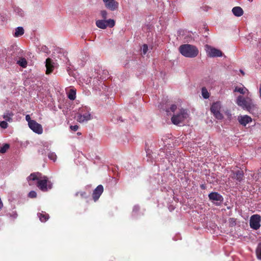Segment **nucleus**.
I'll return each instance as SVG.
<instances>
[{"mask_svg": "<svg viewBox=\"0 0 261 261\" xmlns=\"http://www.w3.org/2000/svg\"><path fill=\"white\" fill-rule=\"evenodd\" d=\"M229 116L231 117V114H230L229 112L228 113V114H227Z\"/></svg>", "mask_w": 261, "mask_h": 261, "instance_id": "nucleus-46", "label": "nucleus"}, {"mask_svg": "<svg viewBox=\"0 0 261 261\" xmlns=\"http://www.w3.org/2000/svg\"><path fill=\"white\" fill-rule=\"evenodd\" d=\"M44 149H41V150H39L38 152L41 153V154H43L44 153Z\"/></svg>", "mask_w": 261, "mask_h": 261, "instance_id": "nucleus-40", "label": "nucleus"}, {"mask_svg": "<svg viewBox=\"0 0 261 261\" xmlns=\"http://www.w3.org/2000/svg\"><path fill=\"white\" fill-rule=\"evenodd\" d=\"M177 109V106L175 105H172L170 107V110L171 112H174Z\"/></svg>", "mask_w": 261, "mask_h": 261, "instance_id": "nucleus-36", "label": "nucleus"}, {"mask_svg": "<svg viewBox=\"0 0 261 261\" xmlns=\"http://www.w3.org/2000/svg\"><path fill=\"white\" fill-rule=\"evenodd\" d=\"M14 216L15 218L16 217H17V214L16 213H14Z\"/></svg>", "mask_w": 261, "mask_h": 261, "instance_id": "nucleus-45", "label": "nucleus"}, {"mask_svg": "<svg viewBox=\"0 0 261 261\" xmlns=\"http://www.w3.org/2000/svg\"><path fill=\"white\" fill-rule=\"evenodd\" d=\"M252 101V100L250 97H247L245 98L241 95L238 96L236 99V103L239 106L245 110L247 109Z\"/></svg>", "mask_w": 261, "mask_h": 261, "instance_id": "nucleus-5", "label": "nucleus"}, {"mask_svg": "<svg viewBox=\"0 0 261 261\" xmlns=\"http://www.w3.org/2000/svg\"><path fill=\"white\" fill-rule=\"evenodd\" d=\"M240 71H241V72L242 73V74L243 75H244V74H245V73H244V71H243V70H240Z\"/></svg>", "mask_w": 261, "mask_h": 261, "instance_id": "nucleus-44", "label": "nucleus"}, {"mask_svg": "<svg viewBox=\"0 0 261 261\" xmlns=\"http://www.w3.org/2000/svg\"><path fill=\"white\" fill-rule=\"evenodd\" d=\"M201 189H205V186H204V185H201Z\"/></svg>", "mask_w": 261, "mask_h": 261, "instance_id": "nucleus-42", "label": "nucleus"}, {"mask_svg": "<svg viewBox=\"0 0 261 261\" xmlns=\"http://www.w3.org/2000/svg\"><path fill=\"white\" fill-rule=\"evenodd\" d=\"M140 210V208L138 206H135L133 209L134 212H136L137 211H138Z\"/></svg>", "mask_w": 261, "mask_h": 261, "instance_id": "nucleus-39", "label": "nucleus"}, {"mask_svg": "<svg viewBox=\"0 0 261 261\" xmlns=\"http://www.w3.org/2000/svg\"><path fill=\"white\" fill-rule=\"evenodd\" d=\"M167 113H168L169 112V110L168 109H166Z\"/></svg>", "mask_w": 261, "mask_h": 261, "instance_id": "nucleus-47", "label": "nucleus"}, {"mask_svg": "<svg viewBox=\"0 0 261 261\" xmlns=\"http://www.w3.org/2000/svg\"><path fill=\"white\" fill-rule=\"evenodd\" d=\"M28 197L31 198H34L37 197V193L35 191H31L28 194Z\"/></svg>", "mask_w": 261, "mask_h": 261, "instance_id": "nucleus-31", "label": "nucleus"}, {"mask_svg": "<svg viewBox=\"0 0 261 261\" xmlns=\"http://www.w3.org/2000/svg\"><path fill=\"white\" fill-rule=\"evenodd\" d=\"M70 129L75 132L79 129V126L77 125H71L70 126Z\"/></svg>", "mask_w": 261, "mask_h": 261, "instance_id": "nucleus-37", "label": "nucleus"}, {"mask_svg": "<svg viewBox=\"0 0 261 261\" xmlns=\"http://www.w3.org/2000/svg\"><path fill=\"white\" fill-rule=\"evenodd\" d=\"M27 180L30 186L34 185V181H36L37 187L42 192H47L53 188V183L48 178L42 175L41 173L34 172L31 173L28 177Z\"/></svg>", "mask_w": 261, "mask_h": 261, "instance_id": "nucleus-1", "label": "nucleus"}, {"mask_svg": "<svg viewBox=\"0 0 261 261\" xmlns=\"http://www.w3.org/2000/svg\"><path fill=\"white\" fill-rule=\"evenodd\" d=\"M103 192V187L101 185H98L93 191L92 198L94 201H96Z\"/></svg>", "mask_w": 261, "mask_h": 261, "instance_id": "nucleus-12", "label": "nucleus"}, {"mask_svg": "<svg viewBox=\"0 0 261 261\" xmlns=\"http://www.w3.org/2000/svg\"><path fill=\"white\" fill-rule=\"evenodd\" d=\"M17 64L21 67L25 68L27 66L28 62L25 58H21L17 61Z\"/></svg>", "mask_w": 261, "mask_h": 261, "instance_id": "nucleus-24", "label": "nucleus"}, {"mask_svg": "<svg viewBox=\"0 0 261 261\" xmlns=\"http://www.w3.org/2000/svg\"><path fill=\"white\" fill-rule=\"evenodd\" d=\"M143 54L145 55L148 51V46L147 44H144L142 47Z\"/></svg>", "mask_w": 261, "mask_h": 261, "instance_id": "nucleus-34", "label": "nucleus"}, {"mask_svg": "<svg viewBox=\"0 0 261 261\" xmlns=\"http://www.w3.org/2000/svg\"><path fill=\"white\" fill-rule=\"evenodd\" d=\"M259 95H260V97H261V84H260V87H259Z\"/></svg>", "mask_w": 261, "mask_h": 261, "instance_id": "nucleus-43", "label": "nucleus"}, {"mask_svg": "<svg viewBox=\"0 0 261 261\" xmlns=\"http://www.w3.org/2000/svg\"><path fill=\"white\" fill-rule=\"evenodd\" d=\"M261 217L258 214L252 215L250 219V226L254 230H257L260 227Z\"/></svg>", "mask_w": 261, "mask_h": 261, "instance_id": "nucleus-6", "label": "nucleus"}, {"mask_svg": "<svg viewBox=\"0 0 261 261\" xmlns=\"http://www.w3.org/2000/svg\"><path fill=\"white\" fill-rule=\"evenodd\" d=\"M207 55L211 57H222V52L218 49L210 47L207 51Z\"/></svg>", "mask_w": 261, "mask_h": 261, "instance_id": "nucleus-13", "label": "nucleus"}, {"mask_svg": "<svg viewBox=\"0 0 261 261\" xmlns=\"http://www.w3.org/2000/svg\"><path fill=\"white\" fill-rule=\"evenodd\" d=\"M96 25L101 29H105L107 28V24L105 19L98 20L96 21Z\"/></svg>", "mask_w": 261, "mask_h": 261, "instance_id": "nucleus-18", "label": "nucleus"}, {"mask_svg": "<svg viewBox=\"0 0 261 261\" xmlns=\"http://www.w3.org/2000/svg\"><path fill=\"white\" fill-rule=\"evenodd\" d=\"M221 109V104L220 101L214 102L210 108L212 113L214 115L215 117L218 120H221L223 118V115L220 113Z\"/></svg>", "mask_w": 261, "mask_h": 261, "instance_id": "nucleus-4", "label": "nucleus"}, {"mask_svg": "<svg viewBox=\"0 0 261 261\" xmlns=\"http://www.w3.org/2000/svg\"><path fill=\"white\" fill-rule=\"evenodd\" d=\"M9 147L10 145L8 144H5L2 147H0V153H5Z\"/></svg>", "mask_w": 261, "mask_h": 261, "instance_id": "nucleus-27", "label": "nucleus"}, {"mask_svg": "<svg viewBox=\"0 0 261 261\" xmlns=\"http://www.w3.org/2000/svg\"><path fill=\"white\" fill-rule=\"evenodd\" d=\"M54 63L51 59L47 58L46 60V65H45V66L46 68V74H49L53 71L54 69Z\"/></svg>", "mask_w": 261, "mask_h": 261, "instance_id": "nucleus-16", "label": "nucleus"}, {"mask_svg": "<svg viewBox=\"0 0 261 261\" xmlns=\"http://www.w3.org/2000/svg\"><path fill=\"white\" fill-rule=\"evenodd\" d=\"M84 110V111H82L84 112L83 114L79 113L77 115V120L80 123L88 121L91 119V116L89 112L86 110V109Z\"/></svg>", "mask_w": 261, "mask_h": 261, "instance_id": "nucleus-9", "label": "nucleus"}, {"mask_svg": "<svg viewBox=\"0 0 261 261\" xmlns=\"http://www.w3.org/2000/svg\"><path fill=\"white\" fill-rule=\"evenodd\" d=\"M48 157L49 159L53 160V161H55L57 159V155L54 152H50L48 154Z\"/></svg>", "mask_w": 261, "mask_h": 261, "instance_id": "nucleus-29", "label": "nucleus"}, {"mask_svg": "<svg viewBox=\"0 0 261 261\" xmlns=\"http://www.w3.org/2000/svg\"><path fill=\"white\" fill-rule=\"evenodd\" d=\"M107 27H109L110 28H113L115 24V21L114 19H109L108 20H106Z\"/></svg>", "mask_w": 261, "mask_h": 261, "instance_id": "nucleus-26", "label": "nucleus"}, {"mask_svg": "<svg viewBox=\"0 0 261 261\" xmlns=\"http://www.w3.org/2000/svg\"><path fill=\"white\" fill-rule=\"evenodd\" d=\"M0 126L3 128H7L8 126V124L6 121H3L0 122Z\"/></svg>", "mask_w": 261, "mask_h": 261, "instance_id": "nucleus-32", "label": "nucleus"}, {"mask_svg": "<svg viewBox=\"0 0 261 261\" xmlns=\"http://www.w3.org/2000/svg\"><path fill=\"white\" fill-rule=\"evenodd\" d=\"M105 7L108 9L114 11L118 8L119 3L115 0H103Z\"/></svg>", "mask_w": 261, "mask_h": 261, "instance_id": "nucleus-8", "label": "nucleus"}, {"mask_svg": "<svg viewBox=\"0 0 261 261\" xmlns=\"http://www.w3.org/2000/svg\"><path fill=\"white\" fill-rule=\"evenodd\" d=\"M230 223H231L232 225L236 224V219L234 218H230L229 219Z\"/></svg>", "mask_w": 261, "mask_h": 261, "instance_id": "nucleus-38", "label": "nucleus"}, {"mask_svg": "<svg viewBox=\"0 0 261 261\" xmlns=\"http://www.w3.org/2000/svg\"><path fill=\"white\" fill-rule=\"evenodd\" d=\"M179 51L182 56L190 58L196 57L199 53L198 49L196 46L189 44L180 45L179 47Z\"/></svg>", "mask_w": 261, "mask_h": 261, "instance_id": "nucleus-2", "label": "nucleus"}, {"mask_svg": "<svg viewBox=\"0 0 261 261\" xmlns=\"http://www.w3.org/2000/svg\"><path fill=\"white\" fill-rule=\"evenodd\" d=\"M256 252L257 258L261 259V243L258 245Z\"/></svg>", "mask_w": 261, "mask_h": 261, "instance_id": "nucleus-28", "label": "nucleus"}, {"mask_svg": "<svg viewBox=\"0 0 261 261\" xmlns=\"http://www.w3.org/2000/svg\"><path fill=\"white\" fill-rule=\"evenodd\" d=\"M238 120L240 124L245 126L248 123L252 122V119L251 117L248 115L239 116Z\"/></svg>", "mask_w": 261, "mask_h": 261, "instance_id": "nucleus-15", "label": "nucleus"}, {"mask_svg": "<svg viewBox=\"0 0 261 261\" xmlns=\"http://www.w3.org/2000/svg\"><path fill=\"white\" fill-rule=\"evenodd\" d=\"M25 120H26V121H28V124H30V123H31V122H32V121H34V120H32V119H31V117H30V116L29 115H27L25 116Z\"/></svg>", "mask_w": 261, "mask_h": 261, "instance_id": "nucleus-35", "label": "nucleus"}, {"mask_svg": "<svg viewBox=\"0 0 261 261\" xmlns=\"http://www.w3.org/2000/svg\"><path fill=\"white\" fill-rule=\"evenodd\" d=\"M24 31L22 27H19L15 29V32L14 34L15 37H20L24 34Z\"/></svg>", "mask_w": 261, "mask_h": 261, "instance_id": "nucleus-19", "label": "nucleus"}, {"mask_svg": "<svg viewBox=\"0 0 261 261\" xmlns=\"http://www.w3.org/2000/svg\"><path fill=\"white\" fill-rule=\"evenodd\" d=\"M201 94L203 97L205 99H207L210 97V94L205 87L202 88Z\"/></svg>", "mask_w": 261, "mask_h": 261, "instance_id": "nucleus-25", "label": "nucleus"}, {"mask_svg": "<svg viewBox=\"0 0 261 261\" xmlns=\"http://www.w3.org/2000/svg\"><path fill=\"white\" fill-rule=\"evenodd\" d=\"M162 107H163V106L162 104H160L159 106H158V108L159 109H162Z\"/></svg>", "mask_w": 261, "mask_h": 261, "instance_id": "nucleus-41", "label": "nucleus"}, {"mask_svg": "<svg viewBox=\"0 0 261 261\" xmlns=\"http://www.w3.org/2000/svg\"><path fill=\"white\" fill-rule=\"evenodd\" d=\"M68 98L72 100H73L76 98V92L73 89H70L68 94Z\"/></svg>", "mask_w": 261, "mask_h": 261, "instance_id": "nucleus-23", "label": "nucleus"}, {"mask_svg": "<svg viewBox=\"0 0 261 261\" xmlns=\"http://www.w3.org/2000/svg\"><path fill=\"white\" fill-rule=\"evenodd\" d=\"M234 92H239L242 94H245L246 92H248V90L247 89H246L245 87H244L243 86L242 87H236L234 91Z\"/></svg>", "mask_w": 261, "mask_h": 261, "instance_id": "nucleus-22", "label": "nucleus"}, {"mask_svg": "<svg viewBox=\"0 0 261 261\" xmlns=\"http://www.w3.org/2000/svg\"><path fill=\"white\" fill-rule=\"evenodd\" d=\"M29 126L34 132L38 134H41L43 133L42 125L35 120L29 124Z\"/></svg>", "mask_w": 261, "mask_h": 261, "instance_id": "nucleus-10", "label": "nucleus"}, {"mask_svg": "<svg viewBox=\"0 0 261 261\" xmlns=\"http://www.w3.org/2000/svg\"><path fill=\"white\" fill-rule=\"evenodd\" d=\"M232 12L237 17L241 16L244 13L243 9L240 7H233L232 9Z\"/></svg>", "mask_w": 261, "mask_h": 261, "instance_id": "nucleus-17", "label": "nucleus"}, {"mask_svg": "<svg viewBox=\"0 0 261 261\" xmlns=\"http://www.w3.org/2000/svg\"><path fill=\"white\" fill-rule=\"evenodd\" d=\"M189 117V114L186 110L181 109L179 112L173 115L171 118V122L174 125H179L182 123Z\"/></svg>", "mask_w": 261, "mask_h": 261, "instance_id": "nucleus-3", "label": "nucleus"}, {"mask_svg": "<svg viewBox=\"0 0 261 261\" xmlns=\"http://www.w3.org/2000/svg\"><path fill=\"white\" fill-rule=\"evenodd\" d=\"M246 110L255 116H258L261 113L259 108L256 104L254 103L253 101L249 105Z\"/></svg>", "mask_w": 261, "mask_h": 261, "instance_id": "nucleus-11", "label": "nucleus"}, {"mask_svg": "<svg viewBox=\"0 0 261 261\" xmlns=\"http://www.w3.org/2000/svg\"><path fill=\"white\" fill-rule=\"evenodd\" d=\"M80 195L82 198H87L88 197V195L85 192H80L76 194V195Z\"/></svg>", "mask_w": 261, "mask_h": 261, "instance_id": "nucleus-33", "label": "nucleus"}, {"mask_svg": "<svg viewBox=\"0 0 261 261\" xmlns=\"http://www.w3.org/2000/svg\"><path fill=\"white\" fill-rule=\"evenodd\" d=\"M230 177L233 179H236L237 181L241 182L244 178V172L242 170H238L236 172L231 171Z\"/></svg>", "mask_w": 261, "mask_h": 261, "instance_id": "nucleus-14", "label": "nucleus"}, {"mask_svg": "<svg viewBox=\"0 0 261 261\" xmlns=\"http://www.w3.org/2000/svg\"><path fill=\"white\" fill-rule=\"evenodd\" d=\"M13 115L14 114L12 112L8 111L3 115V117L6 121L11 122L12 120V117Z\"/></svg>", "mask_w": 261, "mask_h": 261, "instance_id": "nucleus-20", "label": "nucleus"}, {"mask_svg": "<svg viewBox=\"0 0 261 261\" xmlns=\"http://www.w3.org/2000/svg\"><path fill=\"white\" fill-rule=\"evenodd\" d=\"M100 14L101 18L103 19H105L106 20V19L107 17V15H108V13H107V11L105 10H101L100 12Z\"/></svg>", "mask_w": 261, "mask_h": 261, "instance_id": "nucleus-30", "label": "nucleus"}, {"mask_svg": "<svg viewBox=\"0 0 261 261\" xmlns=\"http://www.w3.org/2000/svg\"><path fill=\"white\" fill-rule=\"evenodd\" d=\"M208 196L211 201L217 205L220 204L223 201V196L216 192L210 193Z\"/></svg>", "mask_w": 261, "mask_h": 261, "instance_id": "nucleus-7", "label": "nucleus"}, {"mask_svg": "<svg viewBox=\"0 0 261 261\" xmlns=\"http://www.w3.org/2000/svg\"><path fill=\"white\" fill-rule=\"evenodd\" d=\"M38 217L42 222H45L49 218V216L47 213H38Z\"/></svg>", "mask_w": 261, "mask_h": 261, "instance_id": "nucleus-21", "label": "nucleus"}]
</instances>
